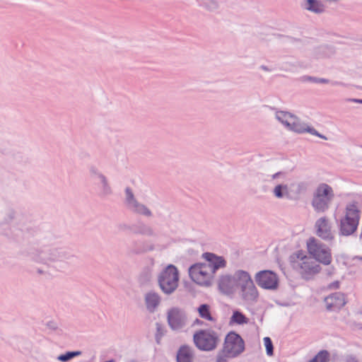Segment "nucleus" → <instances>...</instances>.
<instances>
[{
    "label": "nucleus",
    "instance_id": "9",
    "mask_svg": "<svg viewBox=\"0 0 362 362\" xmlns=\"http://www.w3.org/2000/svg\"><path fill=\"white\" fill-rule=\"evenodd\" d=\"M167 320L172 330H180L186 325V313L181 308L173 307L168 311Z\"/></svg>",
    "mask_w": 362,
    "mask_h": 362
},
{
    "label": "nucleus",
    "instance_id": "39",
    "mask_svg": "<svg viewBox=\"0 0 362 362\" xmlns=\"http://www.w3.org/2000/svg\"><path fill=\"white\" fill-rule=\"evenodd\" d=\"M156 332L155 334V339L158 344H160L162 337L165 335L166 330L165 327L160 322L156 323Z\"/></svg>",
    "mask_w": 362,
    "mask_h": 362
},
{
    "label": "nucleus",
    "instance_id": "52",
    "mask_svg": "<svg viewBox=\"0 0 362 362\" xmlns=\"http://www.w3.org/2000/svg\"><path fill=\"white\" fill-rule=\"evenodd\" d=\"M205 322L198 318H197L194 322V325H204Z\"/></svg>",
    "mask_w": 362,
    "mask_h": 362
},
{
    "label": "nucleus",
    "instance_id": "42",
    "mask_svg": "<svg viewBox=\"0 0 362 362\" xmlns=\"http://www.w3.org/2000/svg\"><path fill=\"white\" fill-rule=\"evenodd\" d=\"M264 344L266 348V353L268 356H272L274 355V345L270 337H265L263 339Z\"/></svg>",
    "mask_w": 362,
    "mask_h": 362
},
{
    "label": "nucleus",
    "instance_id": "16",
    "mask_svg": "<svg viewBox=\"0 0 362 362\" xmlns=\"http://www.w3.org/2000/svg\"><path fill=\"white\" fill-rule=\"evenodd\" d=\"M317 235L325 240H332L334 236L331 233L330 226L328 224V219L325 216L320 218L315 223Z\"/></svg>",
    "mask_w": 362,
    "mask_h": 362
},
{
    "label": "nucleus",
    "instance_id": "56",
    "mask_svg": "<svg viewBox=\"0 0 362 362\" xmlns=\"http://www.w3.org/2000/svg\"><path fill=\"white\" fill-rule=\"evenodd\" d=\"M127 362H138V361L136 360H135V359H131V360H129V361H128Z\"/></svg>",
    "mask_w": 362,
    "mask_h": 362
},
{
    "label": "nucleus",
    "instance_id": "51",
    "mask_svg": "<svg viewBox=\"0 0 362 362\" xmlns=\"http://www.w3.org/2000/svg\"><path fill=\"white\" fill-rule=\"evenodd\" d=\"M349 101H351L355 103L362 104V99H358V98H351L349 99Z\"/></svg>",
    "mask_w": 362,
    "mask_h": 362
},
{
    "label": "nucleus",
    "instance_id": "37",
    "mask_svg": "<svg viewBox=\"0 0 362 362\" xmlns=\"http://www.w3.org/2000/svg\"><path fill=\"white\" fill-rule=\"evenodd\" d=\"M329 358V351L327 350H321L308 362H328Z\"/></svg>",
    "mask_w": 362,
    "mask_h": 362
},
{
    "label": "nucleus",
    "instance_id": "30",
    "mask_svg": "<svg viewBox=\"0 0 362 362\" xmlns=\"http://www.w3.org/2000/svg\"><path fill=\"white\" fill-rule=\"evenodd\" d=\"M249 319L240 310H235L230 319V324L235 323L237 325L247 324Z\"/></svg>",
    "mask_w": 362,
    "mask_h": 362
},
{
    "label": "nucleus",
    "instance_id": "47",
    "mask_svg": "<svg viewBox=\"0 0 362 362\" xmlns=\"http://www.w3.org/2000/svg\"><path fill=\"white\" fill-rule=\"evenodd\" d=\"M344 362H359L356 356L350 354L345 357Z\"/></svg>",
    "mask_w": 362,
    "mask_h": 362
},
{
    "label": "nucleus",
    "instance_id": "18",
    "mask_svg": "<svg viewBox=\"0 0 362 362\" xmlns=\"http://www.w3.org/2000/svg\"><path fill=\"white\" fill-rule=\"evenodd\" d=\"M335 53L336 48L334 46L327 44L320 45L313 49V57L317 59L330 58Z\"/></svg>",
    "mask_w": 362,
    "mask_h": 362
},
{
    "label": "nucleus",
    "instance_id": "53",
    "mask_svg": "<svg viewBox=\"0 0 362 362\" xmlns=\"http://www.w3.org/2000/svg\"><path fill=\"white\" fill-rule=\"evenodd\" d=\"M263 71H271L272 69H269L267 66L266 65H261L260 67H259Z\"/></svg>",
    "mask_w": 362,
    "mask_h": 362
},
{
    "label": "nucleus",
    "instance_id": "40",
    "mask_svg": "<svg viewBox=\"0 0 362 362\" xmlns=\"http://www.w3.org/2000/svg\"><path fill=\"white\" fill-rule=\"evenodd\" d=\"M309 259H305L303 261L301 264H299L300 269H302V274L310 276L312 275V263L313 261H309Z\"/></svg>",
    "mask_w": 362,
    "mask_h": 362
},
{
    "label": "nucleus",
    "instance_id": "26",
    "mask_svg": "<svg viewBox=\"0 0 362 362\" xmlns=\"http://www.w3.org/2000/svg\"><path fill=\"white\" fill-rule=\"evenodd\" d=\"M325 5L320 0H306L304 8L315 13H322L325 11Z\"/></svg>",
    "mask_w": 362,
    "mask_h": 362
},
{
    "label": "nucleus",
    "instance_id": "25",
    "mask_svg": "<svg viewBox=\"0 0 362 362\" xmlns=\"http://www.w3.org/2000/svg\"><path fill=\"white\" fill-rule=\"evenodd\" d=\"M132 248V253L134 255H141L146 253L150 251H153L155 249L153 244H149L147 241H134Z\"/></svg>",
    "mask_w": 362,
    "mask_h": 362
},
{
    "label": "nucleus",
    "instance_id": "35",
    "mask_svg": "<svg viewBox=\"0 0 362 362\" xmlns=\"http://www.w3.org/2000/svg\"><path fill=\"white\" fill-rule=\"evenodd\" d=\"M125 192V204L129 209L138 201L136 199L132 189L129 187H127L124 189Z\"/></svg>",
    "mask_w": 362,
    "mask_h": 362
},
{
    "label": "nucleus",
    "instance_id": "41",
    "mask_svg": "<svg viewBox=\"0 0 362 362\" xmlns=\"http://www.w3.org/2000/svg\"><path fill=\"white\" fill-rule=\"evenodd\" d=\"M303 81L312 82L315 83H329V80L324 78H318L315 76H303Z\"/></svg>",
    "mask_w": 362,
    "mask_h": 362
},
{
    "label": "nucleus",
    "instance_id": "57",
    "mask_svg": "<svg viewBox=\"0 0 362 362\" xmlns=\"http://www.w3.org/2000/svg\"><path fill=\"white\" fill-rule=\"evenodd\" d=\"M356 258H357V259H359L362 260V257H358V256H357V257H356Z\"/></svg>",
    "mask_w": 362,
    "mask_h": 362
},
{
    "label": "nucleus",
    "instance_id": "38",
    "mask_svg": "<svg viewBox=\"0 0 362 362\" xmlns=\"http://www.w3.org/2000/svg\"><path fill=\"white\" fill-rule=\"evenodd\" d=\"M309 259L302 250L293 252L289 257V261L291 264L297 263L298 259L303 261Z\"/></svg>",
    "mask_w": 362,
    "mask_h": 362
},
{
    "label": "nucleus",
    "instance_id": "19",
    "mask_svg": "<svg viewBox=\"0 0 362 362\" xmlns=\"http://www.w3.org/2000/svg\"><path fill=\"white\" fill-rule=\"evenodd\" d=\"M235 288H240V291H244L246 286L252 282L250 274L244 270H238L234 274Z\"/></svg>",
    "mask_w": 362,
    "mask_h": 362
},
{
    "label": "nucleus",
    "instance_id": "22",
    "mask_svg": "<svg viewBox=\"0 0 362 362\" xmlns=\"http://www.w3.org/2000/svg\"><path fill=\"white\" fill-rule=\"evenodd\" d=\"M240 292L242 299L245 301L256 303L258 300L259 292L253 281L246 286L244 291Z\"/></svg>",
    "mask_w": 362,
    "mask_h": 362
},
{
    "label": "nucleus",
    "instance_id": "23",
    "mask_svg": "<svg viewBox=\"0 0 362 362\" xmlns=\"http://www.w3.org/2000/svg\"><path fill=\"white\" fill-rule=\"evenodd\" d=\"M273 194L277 199L286 198L287 199L292 200L296 198L292 195V191L289 189L288 186L285 184H279L273 189Z\"/></svg>",
    "mask_w": 362,
    "mask_h": 362
},
{
    "label": "nucleus",
    "instance_id": "34",
    "mask_svg": "<svg viewBox=\"0 0 362 362\" xmlns=\"http://www.w3.org/2000/svg\"><path fill=\"white\" fill-rule=\"evenodd\" d=\"M81 351H67L64 354L59 355L57 359L61 362H68L74 357L81 355Z\"/></svg>",
    "mask_w": 362,
    "mask_h": 362
},
{
    "label": "nucleus",
    "instance_id": "11",
    "mask_svg": "<svg viewBox=\"0 0 362 362\" xmlns=\"http://www.w3.org/2000/svg\"><path fill=\"white\" fill-rule=\"evenodd\" d=\"M15 221L16 226L14 228L20 233H22L23 229V227L25 225L28 221V217L26 215L22 213H18L13 209H8L5 214L3 221L1 223V226L9 225L12 222Z\"/></svg>",
    "mask_w": 362,
    "mask_h": 362
},
{
    "label": "nucleus",
    "instance_id": "31",
    "mask_svg": "<svg viewBox=\"0 0 362 362\" xmlns=\"http://www.w3.org/2000/svg\"><path fill=\"white\" fill-rule=\"evenodd\" d=\"M295 187V190L292 191V195L298 200L300 198V194L305 192L308 189V183L305 182H300L298 183H291L290 188Z\"/></svg>",
    "mask_w": 362,
    "mask_h": 362
},
{
    "label": "nucleus",
    "instance_id": "10",
    "mask_svg": "<svg viewBox=\"0 0 362 362\" xmlns=\"http://www.w3.org/2000/svg\"><path fill=\"white\" fill-rule=\"evenodd\" d=\"M326 310L329 312H339L347 303L346 294L342 292L332 293L324 298Z\"/></svg>",
    "mask_w": 362,
    "mask_h": 362
},
{
    "label": "nucleus",
    "instance_id": "43",
    "mask_svg": "<svg viewBox=\"0 0 362 362\" xmlns=\"http://www.w3.org/2000/svg\"><path fill=\"white\" fill-rule=\"evenodd\" d=\"M227 358H232V356L227 354L225 352H222V349L218 351L216 356V362H226Z\"/></svg>",
    "mask_w": 362,
    "mask_h": 362
},
{
    "label": "nucleus",
    "instance_id": "21",
    "mask_svg": "<svg viewBox=\"0 0 362 362\" xmlns=\"http://www.w3.org/2000/svg\"><path fill=\"white\" fill-rule=\"evenodd\" d=\"M194 351L191 346L183 344L180 346L176 354V362H193Z\"/></svg>",
    "mask_w": 362,
    "mask_h": 362
},
{
    "label": "nucleus",
    "instance_id": "46",
    "mask_svg": "<svg viewBox=\"0 0 362 362\" xmlns=\"http://www.w3.org/2000/svg\"><path fill=\"white\" fill-rule=\"evenodd\" d=\"M320 265L315 264L314 262L312 263V275L318 274L321 271Z\"/></svg>",
    "mask_w": 362,
    "mask_h": 362
},
{
    "label": "nucleus",
    "instance_id": "6",
    "mask_svg": "<svg viewBox=\"0 0 362 362\" xmlns=\"http://www.w3.org/2000/svg\"><path fill=\"white\" fill-rule=\"evenodd\" d=\"M245 343L240 334L230 331L225 337L222 352L237 357L245 351Z\"/></svg>",
    "mask_w": 362,
    "mask_h": 362
},
{
    "label": "nucleus",
    "instance_id": "32",
    "mask_svg": "<svg viewBox=\"0 0 362 362\" xmlns=\"http://www.w3.org/2000/svg\"><path fill=\"white\" fill-rule=\"evenodd\" d=\"M276 118L288 128L290 127L291 118H293V114L286 111H278L276 113Z\"/></svg>",
    "mask_w": 362,
    "mask_h": 362
},
{
    "label": "nucleus",
    "instance_id": "5",
    "mask_svg": "<svg viewBox=\"0 0 362 362\" xmlns=\"http://www.w3.org/2000/svg\"><path fill=\"white\" fill-rule=\"evenodd\" d=\"M307 249L309 255L317 262L329 265L332 262L330 248L314 237H310L307 241Z\"/></svg>",
    "mask_w": 362,
    "mask_h": 362
},
{
    "label": "nucleus",
    "instance_id": "1",
    "mask_svg": "<svg viewBox=\"0 0 362 362\" xmlns=\"http://www.w3.org/2000/svg\"><path fill=\"white\" fill-rule=\"evenodd\" d=\"M21 254L35 262L44 264L65 260L74 262L78 258L65 248L47 246L39 249L31 245L22 250Z\"/></svg>",
    "mask_w": 362,
    "mask_h": 362
},
{
    "label": "nucleus",
    "instance_id": "20",
    "mask_svg": "<svg viewBox=\"0 0 362 362\" xmlns=\"http://www.w3.org/2000/svg\"><path fill=\"white\" fill-rule=\"evenodd\" d=\"M144 300L146 310L153 313L160 305L161 299L156 292L151 291L145 294Z\"/></svg>",
    "mask_w": 362,
    "mask_h": 362
},
{
    "label": "nucleus",
    "instance_id": "15",
    "mask_svg": "<svg viewBox=\"0 0 362 362\" xmlns=\"http://www.w3.org/2000/svg\"><path fill=\"white\" fill-rule=\"evenodd\" d=\"M218 286L221 293L226 295L233 294L235 288L234 276L230 274L221 276Z\"/></svg>",
    "mask_w": 362,
    "mask_h": 362
},
{
    "label": "nucleus",
    "instance_id": "33",
    "mask_svg": "<svg viewBox=\"0 0 362 362\" xmlns=\"http://www.w3.org/2000/svg\"><path fill=\"white\" fill-rule=\"evenodd\" d=\"M129 209L134 213L140 215H144L148 217L152 216L151 210L146 205L141 204L139 202H136V204L133 205V206H132Z\"/></svg>",
    "mask_w": 362,
    "mask_h": 362
},
{
    "label": "nucleus",
    "instance_id": "58",
    "mask_svg": "<svg viewBox=\"0 0 362 362\" xmlns=\"http://www.w3.org/2000/svg\"><path fill=\"white\" fill-rule=\"evenodd\" d=\"M360 239H362V228H361V233L360 234Z\"/></svg>",
    "mask_w": 362,
    "mask_h": 362
},
{
    "label": "nucleus",
    "instance_id": "4",
    "mask_svg": "<svg viewBox=\"0 0 362 362\" xmlns=\"http://www.w3.org/2000/svg\"><path fill=\"white\" fill-rule=\"evenodd\" d=\"M180 274L174 264H168L159 274L158 278V286L166 295H170L178 287Z\"/></svg>",
    "mask_w": 362,
    "mask_h": 362
},
{
    "label": "nucleus",
    "instance_id": "27",
    "mask_svg": "<svg viewBox=\"0 0 362 362\" xmlns=\"http://www.w3.org/2000/svg\"><path fill=\"white\" fill-rule=\"evenodd\" d=\"M197 310L201 318L214 322L216 321V318L211 314V308L209 304L202 303L197 308Z\"/></svg>",
    "mask_w": 362,
    "mask_h": 362
},
{
    "label": "nucleus",
    "instance_id": "8",
    "mask_svg": "<svg viewBox=\"0 0 362 362\" xmlns=\"http://www.w3.org/2000/svg\"><path fill=\"white\" fill-rule=\"evenodd\" d=\"M257 284L265 290L275 291L279 288V279L276 272L269 269L259 271L255 276Z\"/></svg>",
    "mask_w": 362,
    "mask_h": 362
},
{
    "label": "nucleus",
    "instance_id": "54",
    "mask_svg": "<svg viewBox=\"0 0 362 362\" xmlns=\"http://www.w3.org/2000/svg\"><path fill=\"white\" fill-rule=\"evenodd\" d=\"M37 272L39 274H44L45 272L42 269H37Z\"/></svg>",
    "mask_w": 362,
    "mask_h": 362
},
{
    "label": "nucleus",
    "instance_id": "3",
    "mask_svg": "<svg viewBox=\"0 0 362 362\" xmlns=\"http://www.w3.org/2000/svg\"><path fill=\"white\" fill-rule=\"evenodd\" d=\"M334 192L331 186L326 183L320 184L315 190L311 205L317 213H324L330 206L334 198Z\"/></svg>",
    "mask_w": 362,
    "mask_h": 362
},
{
    "label": "nucleus",
    "instance_id": "50",
    "mask_svg": "<svg viewBox=\"0 0 362 362\" xmlns=\"http://www.w3.org/2000/svg\"><path fill=\"white\" fill-rule=\"evenodd\" d=\"M282 175H285V173L282 172V171H279V172H277V173H274V175H272V177L273 180H275V179L279 177Z\"/></svg>",
    "mask_w": 362,
    "mask_h": 362
},
{
    "label": "nucleus",
    "instance_id": "14",
    "mask_svg": "<svg viewBox=\"0 0 362 362\" xmlns=\"http://www.w3.org/2000/svg\"><path fill=\"white\" fill-rule=\"evenodd\" d=\"M117 227L119 231L129 230L132 233L136 235H143L148 236L155 235L153 230L150 226H148V225L145 224L143 222H139L137 223L132 225H128L127 223H119Z\"/></svg>",
    "mask_w": 362,
    "mask_h": 362
},
{
    "label": "nucleus",
    "instance_id": "17",
    "mask_svg": "<svg viewBox=\"0 0 362 362\" xmlns=\"http://www.w3.org/2000/svg\"><path fill=\"white\" fill-rule=\"evenodd\" d=\"M358 223L357 221L350 218L345 216L340 221L339 230L340 234L344 236H349L355 233L358 228Z\"/></svg>",
    "mask_w": 362,
    "mask_h": 362
},
{
    "label": "nucleus",
    "instance_id": "24",
    "mask_svg": "<svg viewBox=\"0 0 362 362\" xmlns=\"http://www.w3.org/2000/svg\"><path fill=\"white\" fill-rule=\"evenodd\" d=\"M308 128H310V126L302 122L297 116L293 115V118L291 119L290 127H288L287 129L298 134H303L308 133Z\"/></svg>",
    "mask_w": 362,
    "mask_h": 362
},
{
    "label": "nucleus",
    "instance_id": "59",
    "mask_svg": "<svg viewBox=\"0 0 362 362\" xmlns=\"http://www.w3.org/2000/svg\"><path fill=\"white\" fill-rule=\"evenodd\" d=\"M328 274H329V275H331V274H332V272H328Z\"/></svg>",
    "mask_w": 362,
    "mask_h": 362
},
{
    "label": "nucleus",
    "instance_id": "49",
    "mask_svg": "<svg viewBox=\"0 0 362 362\" xmlns=\"http://www.w3.org/2000/svg\"><path fill=\"white\" fill-rule=\"evenodd\" d=\"M340 286V282L339 281H334L329 284L327 286L329 289H338Z\"/></svg>",
    "mask_w": 362,
    "mask_h": 362
},
{
    "label": "nucleus",
    "instance_id": "28",
    "mask_svg": "<svg viewBox=\"0 0 362 362\" xmlns=\"http://www.w3.org/2000/svg\"><path fill=\"white\" fill-rule=\"evenodd\" d=\"M346 211V212L345 216H348L349 218H353L354 221H357L359 222L361 211L358 209L357 203L356 202H353L352 203L347 204Z\"/></svg>",
    "mask_w": 362,
    "mask_h": 362
},
{
    "label": "nucleus",
    "instance_id": "12",
    "mask_svg": "<svg viewBox=\"0 0 362 362\" xmlns=\"http://www.w3.org/2000/svg\"><path fill=\"white\" fill-rule=\"evenodd\" d=\"M90 177L93 180H98L101 184L100 197H107L112 194V187L108 182L107 177L103 174L99 169L94 165L88 167Z\"/></svg>",
    "mask_w": 362,
    "mask_h": 362
},
{
    "label": "nucleus",
    "instance_id": "45",
    "mask_svg": "<svg viewBox=\"0 0 362 362\" xmlns=\"http://www.w3.org/2000/svg\"><path fill=\"white\" fill-rule=\"evenodd\" d=\"M45 325L49 329L52 331H55L58 329V324L54 320L48 321L46 322Z\"/></svg>",
    "mask_w": 362,
    "mask_h": 362
},
{
    "label": "nucleus",
    "instance_id": "29",
    "mask_svg": "<svg viewBox=\"0 0 362 362\" xmlns=\"http://www.w3.org/2000/svg\"><path fill=\"white\" fill-rule=\"evenodd\" d=\"M199 6L204 8L207 11L214 12L220 7L218 0H197Z\"/></svg>",
    "mask_w": 362,
    "mask_h": 362
},
{
    "label": "nucleus",
    "instance_id": "55",
    "mask_svg": "<svg viewBox=\"0 0 362 362\" xmlns=\"http://www.w3.org/2000/svg\"><path fill=\"white\" fill-rule=\"evenodd\" d=\"M104 362H115V361L114 359H110V360L105 361Z\"/></svg>",
    "mask_w": 362,
    "mask_h": 362
},
{
    "label": "nucleus",
    "instance_id": "48",
    "mask_svg": "<svg viewBox=\"0 0 362 362\" xmlns=\"http://www.w3.org/2000/svg\"><path fill=\"white\" fill-rule=\"evenodd\" d=\"M280 36H282L284 37H286V38L290 40V41L292 42H300V43L303 42V40L301 38L294 37H292V36H290V35H281Z\"/></svg>",
    "mask_w": 362,
    "mask_h": 362
},
{
    "label": "nucleus",
    "instance_id": "36",
    "mask_svg": "<svg viewBox=\"0 0 362 362\" xmlns=\"http://www.w3.org/2000/svg\"><path fill=\"white\" fill-rule=\"evenodd\" d=\"M26 223H27V222L25 223V225L23 227V230L22 232V234L24 232H26L28 234H29L30 235H36L38 232V228L36 227L26 226ZM20 235H21V233H20L18 231V233L15 234L12 237H9V238L13 239L15 241H19L20 238H21V237H18Z\"/></svg>",
    "mask_w": 362,
    "mask_h": 362
},
{
    "label": "nucleus",
    "instance_id": "44",
    "mask_svg": "<svg viewBox=\"0 0 362 362\" xmlns=\"http://www.w3.org/2000/svg\"><path fill=\"white\" fill-rule=\"evenodd\" d=\"M308 133H309V134H312V135L316 136H317V137H319V138H321V139H325V140H327V138L325 135H323V134H320L319 132H317V131L314 127H310V128H308Z\"/></svg>",
    "mask_w": 362,
    "mask_h": 362
},
{
    "label": "nucleus",
    "instance_id": "2",
    "mask_svg": "<svg viewBox=\"0 0 362 362\" xmlns=\"http://www.w3.org/2000/svg\"><path fill=\"white\" fill-rule=\"evenodd\" d=\"M219 334L213 329H202L193 334L195 346L202 351L215 350L220 342Z\"/></svg>",
    "mask_w": 362,
    "mask_h": 362
},
{
    "label": "nucleus",
    "instance_id": "13",
    "mask_svg": "<svg viewBox=\"0 0 362 362\" xmlns=\"http://www.w3.org/2000/svg\"><path fill=\"white\" fill-rule=\"evenodd\" d=\"M202 257L206 260V268L209 269L214 276L218 269L226 267L227 262L223 256H218L215 253L206 252L202 254Z\"/></svg>",
    "mask_w": 362,
    "mask_h": 362
},
{
    "label": "nucleus",
    "instance_id": "7",
    "mask_svg": "<svg viewBox=\"0 0 362 362\" xmlns=\"http://www.w3.org/2000/svg\"><path fill=\"white\" fill-rule=\"evenodd\" d=\"M188 274L192 281L204 286H210L214 277L206 268V262H196L192 264L188 269Z\"/></svg>",
    "mask_w": 362,
    "mask_h": 362
}]
</instances>
